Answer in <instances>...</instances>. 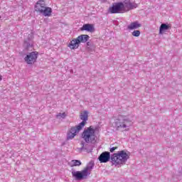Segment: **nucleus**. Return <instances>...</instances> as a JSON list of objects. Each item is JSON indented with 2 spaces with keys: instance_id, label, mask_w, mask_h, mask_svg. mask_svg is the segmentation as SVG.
<instances>
[{
  "instance_id": "423d86ee",
  "label": "nucleus",
  "mask_w": 182,
  "mask_h": 182,
  "mask_svg": "<svg viewBox=\"0 0 182 182\" xmlns=\"http://www.w3.org/2000/svg\"><path fill=\"white\" fill-rule=\"evenodd\" d=\"M82 138L86 143H93L96 141V136L95 135V129L90 126L82 132Z\"/></svg>"
},
{
  "instance_id": "20e7f679",
  "label": "nucleus",
  "mask_w": 182,
  "mask_h": 182,
  "mask_svg": "<svg viewBox=\"0 0 182 182\" xmlns=\"http://www.w3.org/2000/svg\"><path fill=\"white\" fill-rule=\"evenodd\" d=\"M132 126V121L127 119L123 116L115 121V127L117 130H121L122 132L129 131V127Z\"/></svg>"
},
{
  "instance_id": "f8f14e48",
  "label": "nucleus",
  "mask_w": 182,
  "mask_h": 182,
  "mask_svg": "<svg viewBox=\"0 0 182 182\" xmlns=\"http://www.w3.org/2000/svg\"><path fill=\"white\" fill-rule=\"evenodd\" d=\"M124 8H127V9H134L135 8H137L139 5L136 3H132L130 1H124Z\"/></svg>"
},
{
  "instance_id": "39448f33",
  "label": "nucleus",
  "mask_w": 182,
  "mask_h": 182,
  "mask_svg": "<svg viewBox=\"0 0 182 182\" xmlns=\"http://www.w3.org/2000/svg\"><path fill=\"white\" fill-rule=\"evenodd\" d=\"M130 156L124 151H118V153L114 154L111 160L114 164H123L126 163Z\"/></svg>"
},
{
  "instance_id": "dca6fc26",
  "label": "nucleus",
  "mask_w": 182,
  "mask_h": 182,
  "mask_svg": "<svg viewBox=\"0 0 182 182\" xmlns=\"http://www.w3.org/2000/svg\"><path fill=\"white\" fill-rule=\"evenodd\" d=\"M68 164L70 167H76L80 166L82 162L79 160H72Z\"/></svg>"
},
{
  "instance_id": "a211bd4d",
  "label": "nucleus",
  "mask_w": 182,
  "mask_h": 182,
  "mask_svg": "<svg viewBox=\"0 0 182 182\" xmlns=\"http://www.w3.org/2000/svg\"><path fill=\"white\" fill-rule=\"evenodd\" d=\"M132 36H135V37H139L140 36V31L139 30H135L132 32Z\"/></svg>"
},
{
  "instance_id": "393cba45",
  "label": "nucleus",
  "mask_w": 182,
  "mask_h": 182,
  "mask_svg": "<svg viewBox=\"0 0 182 182\" xmlns=\"http://www.w3.org/2000/svg\"><path fill=\"white\" fill-rule=\"evenodd\" d=\"M0 19H1V16H0Z\"/></svg>"
},
{
  "instance_id": "2eb2a0df",
  "label": "nucleus",
  "mask_w": 182,
  "mask_h": 182,
  "mask_svg": "<svg viewBox=\"0 0 182 182\" xmlns=\"http://www.w3.org/2000/svg\"><path fill=\"white\" fill-rule=\"evenodd\" d=\"M171 28V26H170V25L166 23H162L159 27V34L163 35V33H164L166 31H168V29H170Z\"/></svg>"
},
{
  "instance_id": "f03ea898",
  "label": "nucleus",
  "mask_w": 182,
  "mask_h": 182,
  "mask_svg": "<svg viewBox=\"0 0 182 182\" xmlns=\"http://www.w3.org/2000/svg\"><path fill=\"white\" fill-rule=\"evenodd\" d=\"M80 117L82 122L80 123L76 127H73L70 128L67 134L68 140H72V139H75L76 134H77V133H79L80 130L85 127V124H86V122H87V114H81Z\"/></svg>"
},
{
  "instance_id": "4be33fe9",
  "label": "nucleus",
  "mask_w": 182,
  "mask_h": 182,
  "mask_svg": "<svg viewBox=\"0 0 182 182\" xmlns=\"http://www.w3.org/2000/svg\"><path fill=\"white\" fill-rule=\"evenodd\" d=\"M2 80V75H0V82Z\"/></svg>"
},
{
  "instance_id": "7ed1b4c3",
  "label": "nucleus",
  "mask_w": 182,
  "mask_h": 182,
  "mask_svg": "<svg viewBox=\"0 0 182 182\" xmlns=\"http://www.w3.org/2000/svg\"><path fill=\"white\" fill-rule=\"evenodd\" d=\"M35 11L43 15V16H50L52 15V8L46 6L43 0L37 1L35 5Z\"/></svg>"
},
{
  "instance_id": "6ab92c4d",
  "label": "nucleus",
  "mask_w": 182,
  "mask_h": 182,
  "mask_svg": "<svg viewBox=\"0 0 182 182\" xmlns=\"http://www.w3.org/2000/svg\"><path fill=\"white\" fill-rule=\"evenodd\" d=\"M87 46H88V48H92H92H95V46H93V43L92 41L87 42Z\"/></svg>"
},
{
  "instance_id": "f257e3e1",
  "label": "nucleus",
  "mask_w": 182,
  "mask_h": 182,
  "mask_svg": "<svg viewBox=\"0 0 182 182\" xmlns=\"http://www.w3.org/2000/svg\"><path fill=\"white\" fill-rule=\"evenodd\" d=\"M93 167H95V164L90 162L81 171H72V176L75 180H85L92 173Z\"/></svg>"
},
{
  "instance_id": "4468645a",
  "label": "nucleus",
  "mask_w": 182,
  "mask_h": 182,
  "mask_svg": "<svg viewBox=\"0 0 182 182\" xmlns=\"http://www.w3.org/2000/svg\"><path fill=\"white\" fill-rule=\"evenodd\" d=\"M81 31H87V32H93V31H95V27L90 23H86L82 26Z\"/></svg>"
},
{
  "instance_id": "412c9836",
  "label": "nucleus",
  "mask_w": 182,
  "mask_h": 182,
  "mask_svg": "<svg viewBox=\"0 0 182 182\" xmlns=\"http://www.w3.org/2000/svg\"><path fill=\"white\" fill-rule=\"evenodd\" d=\"M83 114H89V112H87V111H84Z\"/></svg>"
},
{
  "instance_id": "9b49d317",
  "label": "nucleus",
  "mask_w": 182,
  "mask_h": 182,
  "mask_svg": "<svg viewBox=\"0 0 182 182\" xmlns=\"http://www.w3.org/2000/svg\"><path fill=\"white\" fill-rule=\"evenodd\" d=\"M79 45L80 44L77 38H75L70 41V43L68 45V47L70 49H77V48H79Z\"/></svg>"
},
{
  "instance_id": "f3484780",
  "label": "nucleus",
  "mask_w": 182,
  "mask_h": 182,
  "mask_svg": "<svg viewBox=\"0 0 182 182\" xmlns=\"http://www.w3.org/2000/svg\"><path fill=\"white\" fill-rule=\"evenodd\" d=\"M23 46L24 48H26V49H27V50H29V49L32 48V42L31 41V40H28V41H25Z\"/></svg>"
},
{
  "instance_id": "5701e85b",
  "label": "nucleus",
  "mask_w": 182,
  "mask_h": 182,
  "mask_svg": "<svg viewBox=\"0 0 182 182\" xmlns=\"http://www.w3.org/2000/svg\"><path fill=\"white\" fill-rule=\"evenodd\" d=\"M100 1H101V2H105L106 1V0H100Z\"/></svg>"
},
{
  "instance_id": "aec40b11",
  "label": "nucleus",
  "mask_w": 182,
  "mask_h": 182,
  "mask_svg": "<svg viewBox=\"0 0 182 182\" xmlns=\"http://www.w3.org/2000/svg\"><path fill=\"white\" fill-rule=\"evenodd\" d=\"M117 149H118L117 146L111 147V148L109 149V151H110L111 153H113V151H114V150H117Z\"/></svg>"
},
{
  "instance_id": "9d476101",
  "label": "nucleus",
  "mask_w": 182,
  "mask_h": 182,
  "mask_svg": "<svg viewBox=\"0 0 182 182\" xmlns=\"http://www.w3.org/2000/svg\"><path fill=\"white\" fill-rule=\"evenodd\" d=\"M90 38V37L86 34H82L79 36L77 38V40L78 41V43H86V42H87V41H89V39Z\"/></svg>"
},
{
  "instance_id": "1a4fd4ad",
  "label": "nucleus",
  "mask_w": 182,
  "mask_h": 182,
  "mask_svg": "<svg viewBox=\"0 0 182 182\" xmlns=\"http://www.w3.org/2000/svg\"><path fill=\"white\" fill-rule=\"evenodd\" d=\"M98 159L100 160V163H107V161L110 160V153L107 151L102 152L99 156Z\"/></svg>"
},
{
  "instance_id": "ddd939ff",
  "label": "nucleus",
  "mask_w": 182,
  "mask_h": 182,
  "mask_svg": "<svg viewBox=\"0 0 182 182\" xmlns=\"http://www.w3.org/2000/svg\"><path fill=\"white\" fill-rule=\"evenodd\" d=\"M141 27V24L139 21H134L128 25L127 28L129 31H133L134 29H137Z\"/></svg>"
},
{
  "instance_id": "0eeeda50",
  "label": "nucleus",
  "mask_w": 182,
  "mask_h": 182,
  "mask_svg": "<svg viewBox=\"0 0 182 182\" xmlns=\"http://www.w3.org/2000/svg\"><path fill=\"white\" fill-rule=\"evenodd\" d=\"M126 11L124 9V4L122 2L114 3L108 9L109 14H123Z\"/></svg>"
},
{
  "instance_id": "b1692460",
  "label": "nucleus",
  "mask_w": 182,
  "mask_h": 182,
  "mask_svg": "<svg viewBox=\"0 0 182 182\" xmlns=\"http://www.w3.org/2000/svg\"><path fill=\"white\" fill-rule=\"evenodd\" d=\"M58 114H65V112H63V113H58Z\"/></svg>"
},
{
  "instance_id": "6e6552de",
  "label": "nucleus",
  "mask_w": 182,
  "mask_h": 182,
  "mask_svg": "<svg viewBox=\"0 0 182 182\" xmlns=\"http://www.w3.org/2000/svg\"><path fill=\"white\" fill-rule=\"evenodd\" d=\"M38 53L36 51H33L29 53L24 58L25 62L28 63V65H32V63H35L36 62V59H38Z\"/></svg>"
}]
</instances>
